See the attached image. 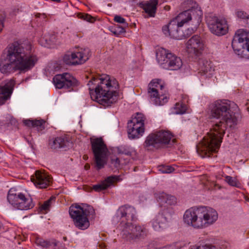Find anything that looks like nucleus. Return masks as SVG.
Masks as SVG:
<instances>
[{
  "label": "nucleus",
  "mask_w": 249,
  "mask_h": 249,
  "mask_svg": "<svg viewBox=\"0 0 249 249\" xmlns=\"http://www.w3.org/2000/svg\"><path fill=\"white\" fill-rule=\"evenodd\" d=\"M210 110V118L218 121L196 145V151L202 158L211 157L216 153L227 126L235 128L242 118L237 105L229 100H217L211 104Z\"/></svg>",
  "instance_id": "f257e3e1"
},
{
  "label": "nucleus",
  "mask_w": 249,
  "mask_h": 249,
  "mask_svg": "<svg viewBox=\"0 0 249 249\" xmlns=\"http://www.w3.org/2000/svg\"><path fill=\"white\" fill-rule=\"evenodd\" d=\"M6 50L5 59L0 63V71L2 73L29 70L37 61L30 43L15 42L9 45Z\"/></svg>",
  "instance_id": "f03ea898"
},
{
  "label": "nucleus",
  "mask_w": 249,
  "mask_h": 249,
  "mask_svg": "<svg viewBox=\"0 0 249 249\" xmlns=\"http://www.w3.org/2000/svg\"><path fill=\"white\" fill-rule=\"evenodd\" d=\"M87 85L91 99L105 107L110 106L118 100V82L109 75L92 76Z\"/></svg>",
  "instance_id": "7ed1b4c3"
},
{
  "label": "nucleus",
  "mask_w": 249,
  "mask_h": 249,
  "mask_svg": "<svg viewBox=\"0 0 249 249\" xmlns=\"http://www.w3.org/2000/svg\"><path fill=\"white\" fill-rule=\"evenodd\" d=\"M218 214L213 208L208 206L192 207L185 212L183 221L195 229H204L215 223Z\"/></svg>",
  "instance_id": "20e7f679"
},
{
  "label": "nucleus",
  "mask_w": 249,
  "mask_h": 249,
  "mask_svg": "<svg viewBox=\"0 0 249 249\" xmlns=\"http://www.w3.org/2000/svg\"><path fill=\"white\" fill-rule=\"evenodd\" d=\"M82 206L72 205L69 209V213L72 219L74 226L81 230H85L89 226V218H94L95 213L93 208L87 204Z\"/></svg>",
  "instance_id": "39448f33"
},
{
  "label": "nucleus",
  "mask_w": 249,
  "mask_h": 249,
  "mask_svg": "<svg viewBox=\"0 0 249 249\" xmlns=\"http://www.w3.org/2000/svg\"><path fill=\"white\" fill-rule=\"evenodd\" d=\"M180 7L184 11L178 15L180 21L179 25H183L187 21H191L194 29L198 27L203 16V12L198 4L193 0H186L181 3Z\"/></svg>",
  "instance_id": "423d86ee"
},
{
  "label": "nucleus",
  "mask_w": 249,
  "mask_h": 249,
  "mask_svg": "<svg viewBox=\"0 0 249 249\" xmlns=\"http://www.w3.org/2000/svg\"><path fill=\"white\" fill-rule=\"evenodd\" d=\"M156 58L158 63L165 69L177 71L182 66L181 59L163 48L156 50Z\"/></svg>",
  "instance_id": "0eeeda50"
},
{
  "label": "nucleus",
  "mask_w": 249,
  "mask_h": 249,
  "mask_svg": "<svg viewBox=\"0 0 249 249\" xmlns=\"http://www.w3.org/2000/svg\"><path fill=\"white\" fill-rule=\"evenodd\" d=\"M173 137V135L168 131L160 130L147 136L143 145L145 147H152L158 149L174 144L175 139H172Z\"/></svg>",
  "instance_id": "6e6552de"
},
{
  "label": "nucleus",
  "mask_w": 249,
  "mask_h": 249,
  "mask_svg": "<svg viewBox=\"0 0 249 249\" xmlns=\"http://www.w3.org/2000/svg\"><path fill=\"white\" fill-rule=\"evenodd\" d=\"M165 92L164 83L160 79H154L148 85V96L151 102L156 105L162 106L168 102Z\"/></svg>",
  "instance_id": "1a4fd4ad"
},
{
  "label": "nucleus",
  "mask_w": 249,
  "mask_h": 249,
  "mask_svg": "<svg viewBox=\"0 0 249 249\" xmlns=\"http://www.w3.org/2000/svg\"><path fill=\"white\" fill-rule=\"evenodd\" d=\"M231 45L236 53L242 58L249 59V32L244 29L237 31Z\"/></svg>",
  "instance_id": "9d476101"
},
{
  "label": "nucleus",
  "mask_w": 249,
  "mask_h": 249,
  "mask_svg": "<svg viewBox=\"0 0 249 249\" xmlns=\"http://www.w3.org/2000/svg\"><path fill=\"white\" fill-rule=\"evenodd\" d=\"M92 150L94 155V167L97 170L103 168L107 163V148L102 138L91 141Z\"/></svg>",
  "instance_id": "9b49d317"
},
{
  "label": "nucleus",
  "mask_w": 249,
  "mask_h": 249,
  "mask_svg": "<svg viewBox=\"0 0 249 249\" xmlns=\"http://www.w3.org/2000/svg\"><path fill=\"white\" fill-rule=\"evenodd\" d=\"M116 215L119 218L118 229L120 232L126 228H129V226L133 224L132 222L137 219L135 208L127 204L120 207Z\"/></svg>",
  "instance_id": "f8f14e48"
},
{
  "label": "nucleus",
  "mask_w": 249,
  "mask_h": 249,
  "mask_svg": "<svg viewBox=\"0 0 249 249\" xmlns=\"http://www.w3.org/2000/svg\"><path fill=\"white\" fill-rule=\"evenodd\" d=\"M149 230L144 225H131L120 232V235L126 241L137 242L144 240L148 235Z\"/></svg>",
  "instance_id": "ddd939ff"
},
{
  "label": "nucleus",
  "mask_w": 249,
  "mask_h": 249,
  "mask_svg": "<svg viewBox=\"0 0 249 249\" xmlns=\"http://www.w3.org/2000/svg\"><path fill=\"white\" fill-rule=\"evenodd\" d=\"M7 200L15 208L20 210H29L34 206L31 196L21 193H14L12 190L8 192Z\"/></svg>",
  "instance_id": "4468645a"
},
{
  "label": "nucleus",
  "mask_w": 249,
  "mask_h": 249,
  "mask_svg": "<svg viewBox=\"0 0 249 249\" xmlns=\"http://www.w3.org/2000/svg\"><path fill=\"white\" fill-rule=\"evenodd\" d=\"M174 211L171 208H164L151 220L150 223L156 231L166 229L170 222Z\"/></svg>",
  "instance_id": "2eb2a0df"
},
{
  "label": "nucleus",
  "mask_w": 249,
  "mask_h": 249,
  "mask_svg": "<svg viewBox=\"0 0 249 249\" xmlns=\"http://www.w3.org/2000/svg\"><path fill=\"white\" fill-rule=\"evenodd\" d=\"M206 22L212 33L216 36H222L228 31L227 22L224 19L218 18L213 13L208 14L206 17Z\"/></svg>",
  "instance_id": "dca6fc26"
},
{
  "label": "nucleus",
  "mask_w": 249,
  "mask_h": 249,
  "mask_svg": "<svg viewBox=\"0 0 249 249\" xmlns=\"http://www.w3.org/2000/svg\"><path fill=\"white\" fill-rule=\"evenodd\" d=\"M91 53L89 48H80L76 52L65 54L63 61L69 65L82 64L87 61Z\"/></svg>",
  "instance_id": "f3484780"
},
{
  "label": "nucleus",
  "mask_w": 249,
  "mask_h": 249,
  "mask_svg": "<svg viewBox=\"0 0 249 249\" xmlns=\"http://www.w3.org/2000/svg\"><path fill=\"white\" fill-rule=\"evenodd\" d=\"M53 82L56 88L65 89L71 91V89L77 85V81L70 73L66 72L55 75Z\"/></svg>",
  "instance_id": "a211bd4d"
},
{
  "label": "nucleus",
  "mask_w": 249,
  "mask_h": 249,
  "mask_svg": "<svg viewBox=\"0 0 249 249\" xmlns=\"http://www.w3.org/2000/svg\"><path fill=\"white\" fill-rule=\"evenodd\" d=\"M31 179L36 187L41 189L47 188L52 182V178L44 170L36 171Z\"/></svg>",
  "instance_id": "6ab92c4d"
},
{
  "label": "nucleus",
  "mask_w": 249,
  "mask_h": 249,
  "mask_svg": "<svg viewBox=\"0 0 249 249\" xmlns=\"http://www.w3.org/2000/svg\"><path fill=\"white\" fill-rule=\"evenodd\" d=\"M186 48L188 53L198 56L204 50V44L199 36L195 35L187 41Z\"/></svg>",
  "instance_id": "aec40b11"
},
{
  "label": "nucleus",
  "mask_w": 249,
  "mask_h": 249,
  "mask_svg": "<svg viewBox=\"0 0 249 249\" xmlns=\"http://www.w3.org/2000/svg\"><path fill=\"white\" fill-rule=\"evenodd\" d=\"M15 82L13 79H6L0 84V105L8 100L13 92Z\"/></svg>",
  "instance_id": "412c9836"
},
{
  "label": "nucleus",
  "mask_w": 249,
  "mask_h": 249,
  "mask_svg": "<svg viewBox=\"0 0 249 249\" xmlns=\"http://www.w3.org/2000/svg\"><path fill=\"white\" fill-rule=\"evenodd\" d=\"M158 0H147L142 1L139 3L140 7L147 14L149 17H154L157 11Z\"/></svg>",
  "instance_id": "4be33fe9"
},
{
  "label": "nucleus",
  "mask_w": 249,
  "mask_h": 249,
  "mask_svg": "<svg viewBox=\"0 0 249 249\" xmlns=\"http://www.w3.org/2000/svg\"><path fill=\"white\" fill-rule=\"evenodd\" d=\"M144 132V127L139 124L127 123V134L129 139H137L142 137Z\"/></svg>",
  "instance_id": "5701e85b"
},
{
  "label": "nucleus",
  "mask_w": 249,
  "mask_h": 249,
  "mask_svg": "<svg viewBox=\"0 0 249 249\" xmlns=\"http://www.w3.org/2000/svg\"><path fill=\"white\" fill-rule=\"evenodd\" d=\"M49 145L52 149L64 148L66 150L71 147V143L65 137H59L55 138L54 140H50Z\"/></svg>",
  "instance_id": "b1692460"
},
{
  "label": "nucleus",
  "mask_w": 249,
  "mask_h": 249,
  "mask_svg": "<svg viewBox=\"0 0 249 249\" xmlns=\"http://www.w3.org/2000/svg\"><path fill=\"white\" fill-rule=\"evenodd\" d=\"M119 180V177L117 176H111L107 177L101 183L93 186L92 189L96 192H99L105 190L111 186L114 182Z\"/></svg>",
  "instance_id": "393cba45"
},
{
  "label": "nucleus",
  "mask_w": 249,
  "mask_h": 249,
  "mask_svg": "<svg viewBox=\"0 0 249 249\" xmlns=\"http://www.w3.org/2000/svg\"><path fill=\"white\" fill-rule=\"evenodd\" d=\"M199 72L202 75H207L210 76L214 71V68L212 62L206 59H200L199 61Z\"/></svg>",
  "instance_id": "a878e982"
},
{
  "label": "nucleus",
  "mask_w": 249,
  "mask_h": 249,
  "mask_svg": "<svg viewBox=\"0 0 249 249\" xmlns=\"http://www.w3.org/2000/svg\"><path fill=\"white\" fill-rule=\"evenodd\" d=\"M36 243L37 245L40 246L43 248H48L53 246L54 247L53 249H56V247H57L58 249H64V246L54 239H52L50 240L37 239Z\"/></svg>",
  "instance_id": "bb28decb"
},
{
  "label": "nucleus",
  "mask_w": 249,
  "mask_h": 249,
  "mask_svg": "<svg viewBox=\"0 0 249 249\" xmlns=\"http://www.w3.org/2000/svg\"><path fill=\"white\" fill-rule=\"evenodd\" d=\"M159 203L161 205H164V207L168 205L172 206L177 203L176 198L173 196L169 195L165 193L160 194L158 199Z\"/></svg>",
  "instance_id": "cd10ccee"
},
{
  "label": "nucleus",
  "mask_w": 249,
  "mask_h": 249,
  "mask_svg": "<svg viewBox=\"0 0 249 249\" xmlns=\"http://www.w3.org/2000/svg\"><path fill=\"white\" fill-rule=\"evenodd\" d=\"M24 124L28 127H36L38 131H40L45 128L44 124L45 121L43 120H24L23 121Z\"/></svg>",
  "instance_id": "c85d7f7f"
},
{
  "label": "nucleus",
  "mask_w": 249,
  "mask_h": 249,
  "mask_svg": "<svg viewBox=\"0 0 249 249\" xmlns=\"http://www.w3.org/2000/svg\"><path fill=\"white\" fill-rule=\"evenodd\" d=\"M179 22L180 21L178 19V16L175 20L171 21L169 24L171 36H172L176 38L179 37V36H177L178 32V28L183 26H180L179 25Z\"/></svg>",
  "instance_id": "c756f323"
},
{
  "label": "nucleus",
  "mask_w": 249,
  "mask_h": 249,
  "mask_svg": "<svg viewBox=\"0 0 249 249\" xmlns=\"http://www.w3.org/2000/svg\"><path fill=\"white\" fill-rule=\"evenodd\" d=\"M145 119V117L143 114L137 113L135 117L133 118L131 120H130L128 123H131L135 124H138L141 126H144Z\"/></svg>",
  "instance_id": "7c9ffc66"
},
{
  "label": "nucleus",
  "mask_w": 249,
  "mask_h": 249,
  "mask_svg": "<svg viewBox=\"0 0 249 249\" xmlns=\"http://www.w3.org/2000/svg\"><path fill=\"white\" fill-rule=\"evenodd\" d=\"M54 35H52L51 36L45 35L40 38V42L42 45L49 47L54 42Z\"/></svg>",
  "instance_id": "2f4dec72"
},
{
  "label": "nucleus",
  "mask_w": 249,
  "mask_h": 249,
  "mask_svg": "<svg viewBox=\"0 0 249 249\" xmlns=\"http://www.w3.org/2000/svg\"><path fill=\"white\" fill-rule=\"evenodd\" d=\"M187 109V106L185 104L177 103L176 104V113L182 114L186 112Z\"/></svg>",
  "instance_id": "473e14b6"
},
{
  "label": "nucleus",
  "mask_w": 249,
  "mask_h": 249,
  "mask_svg": "<svg viewBox=\"0 0 249 249\" xmlns=\"http://www.w3.org/2000/svg\"><path fill=\"white\" fill-rule=\"evenodd\" d=\"M110 167L113 169L114 168L117 170L120 166V160L118 158L115 157H111L110 159V163L109 164Z\"/></svg>",
  "instance_id": "72a5a7b5"
},
{
  "label": "nucleus",
  "mask_w": 249,
  "mask_h": 249,
  "mask_svg": "<svg viewBox=\"0 0 249 249\" xmlns=\"http://www.w3.org/2000/svg\"><path fill=\"white\" fill-rule=\"evenodd\" d=\"M159 170L162 173L169 174L173 172L174 169L170 166L162 165L159 167Z\"/></svg>",
  "instance_id": "f704fd0d"
},
{
  "label": "nucleus",
  "mask_w": 249,
  "mask_h": 249,
  "mask_svg": "<svg viewBox=\"0 0 249 249\" xmlns=\"http://www.w3.org/2000/svg\"><path fill=\"white\" fill-rule=\"evenodd\" d=\"M79 18L90 23H93L95 20L93 17L88 14H81L79 16Z\"/></svg>",
  "instance_id": "c9c22d12"
},
{
  "label": "nucleus",
  "mask_w": 249,
  "mask_h": 249,
  "mask_svg": "<svg viewBox=\"0 0 249 249\" xmlns=\"http://www.w3.org/2000/svg\"><path fill=\"white\" fill-rule=\"evenodd\" d=\"M236 15L238 18L247 19V21L249 20V15L247 14L244 11L241 10H237L236 11Z\"/></svg>",
  "instance_id": "e433bc0d"
},
{
  "label": "nucleus",
  "mask_w": 249,
  "mask_h": 249,
  "mask_svg": "<svg viewBox=\"0 0 249 249\" xmlns=\"http://www.w3.org/2000/svg\"><path fill=\"white\" fill-rule=\"evenodd\" d=\"M117 152L119 154H125L126 155H130L131 152L128 149L124 146H120L117 148Z\"/></svg>",
  "instance_id": "4c0bfd02"
},
{
  "label": "nucleus",
  "mask_w": 249,
  "mask_h": 249,
  "mask_svg": "<svg viewBox=\"0 0 249 249\" xmlns=\"http://www.w3.org/2000/svg\"><path fill=\"white\" fill-rule=\"evenodd\" d=\"M186 23H189V25H191L192 26L187 29V30L185 31V33L184 34L183 36L184 37H189L195 32V31L196 30L197 27L194 29V26L192 24V22L191 21H187Z\"/></svg>",
  "instance_id": "58836bf2"
},
{
  "label": "nucleus",
  "mask_w": 249,
  "mask_h": 249,
  "mask_svg": "<svg viewBox=\"0 0 249 249\" xmlns=\"http://www.w3.org/2000/svg\"><path fill=\"white\" fill-rule=\"evenodd\" d=\"M226 181L230 185L237 187L238 183L232 177L227 176L225 177Z\"/></svg>",
  "instance_id": "ea45409f"
},
{
  "label": "nucleus",
  "mask_w": 249,
  "mask_h": 249,
  "mask_svg": "<svg viewBox=\"0 0 249 249\" xmlns=\"http://www.w3.org/2000/svg\"><path fill=\"white\" fill-rule=\"evenodd\" d=\"M114 20L117 23L123 24L125 27L128 26V24L126 22L125 19L120 16L116 15L114 17Z\"/></svg>",
  "instance_id": "a19ab883"
},
{
  "label": "nucleus",
  "mask_w": 249,
  "mask_h": 249,
  "mask_svg": "<svg viewBox=\"0 0 249 249\" xmlns=\"http://www.w3.org/2000/svg\"><path fill=\"white\" fill-rule=\"evenodd\" d=\"M125 27L124 26V25L123 27L120 26H117L115 28V30L112 32L114 34L118 36L121 34L125 32Z\"/></svg>",
  "instance_id": "79ce46f5"
},
{
  "label": "nucleus",
  "mask_w": 249,
  "mask_h": 249,
  "mask_svg": "<svg viewBox=\"0 0 249 249\" xmlns=\"http://www.w3.org/2000/svg\"><path fill=\"white\" fill-rule=\"evenodd\" d=\"M51 200L52 199L50 198L47 201L44 202V204L40 206V209L41 211H47L49 210Z\"/></svg>",
  "instance_id": "37998d69"
},
{
  "label": "nucleus",
  "mask_w": 249,
  "mask_h": 249,
  "mask_svg": "<svg viewBox=\"0 0 249 249\" xmlns=\"http://www.w3.org/2000/svg\"><path fill=\"white\" fill-rule=\"evenodd\" d=\"M5 17L6 15L4 12H0V32L2 31L3 28V23Z\"/></svg>",
  "instance_id": "c03bdc74"
},
{
  "label": "nucleus",
  "mask_w": 249,
  "mask_h": 249,
  "mask_svg": "<svg viewBox=\"0 0 249 249\" xmlns=\"http://www.w3.org/2000/svg\"><path fill=\"white\" fill-rule=\"evenodd\" d=\"M162 30L163 34L165 36H171L169 24L163 26L162 27Z\"/></svg>",
  "instance_id": "a18cd8bd"
},
{
  "label": "nucleus",
  "mask_w": 249,
  "mask_h": 249,
  "mask_svg": "<svg viewBox=\"0 0 249 249\" xmlns=\"http://www.w3.org/2000/svg\"><path fill=\"white\" fill-rule=\"evenodd\" d=\"M203 247L205 249H218V248L212 244H205L203 245Z\"/></svg>",
  "instance_id": "49530a36"
},
{
  "label": "nucleus",
  "mask_w": 249,
  "mask_h": 249,
  "mask_svg": "<svg viewBox=\"0 0 249 249\" xmlns=\"http://www.w3.org/2000/svg\"><path fill=\"white\" fill-rule=\"evenodd\" d=\"M191 249H205L204 247H203V245H201L199 246H195Z\"/></svg>",
  "instance_id": "de8ad7c7"
},
{
  "label": "nucleus",
  "mask_w": 249,
  "mask_h": 249,
  "mask_svg": "<svg viewBox=\"0 0 249 249\" xmlns=\"http://www.w3.org/2000/svg\"><path fill=\"white\" fill-rule=\"evenodd\" d=\"M85 168L86 170H88L90 168V166L89 164H87L85 165Z\"/></svg>",
  "instance_id": "09e8293b"
},
{
  "label": "nucleus",
  "mask_w": 249,
  "mask_h": 249,
  "mask_svg": "<svg viewBox=\"0 0 249 249\" xmlns=\"http://www.w3.org/2000/svg\"><path fill=\"white\" fill-rule=\"evenodd\" d=\"M159 249H170V247L166 246V247H163L159 248Z\"/></svg>",
  "instance_id": "8fccbe9b"
},
{
  "label": "nucleus",
  "mask_w": 249,
  "mask_h": 249,
  "mask_svg": "<svg viewBox=\"0 0 249 249\" xmlns=\"http://www.w3.org/2000/svg\"><path fill=\"white\" fill-rule=\"evenodd\" d=\"M88 157L87 155H84L83 159H84L85 160H86L88 159Z\"/></svg>",
  "instance_id": "3c124183"
},
{
  "label": "nucleus",
  "mask_w": 249,
  "mask_h": 249,
  "mask_svg": "<svg viewBox=\"0 0 249 249\" xmlns=\"http://www.w3.org/2000/svg\"><path fill=\"white\" fill-rule=\"evenodd\" d=\"M165 9H166V10H169V6H165Z\"/></svg>",
  "instance_id": "603ef678"
},
{
  "label": "nucleus",
  "mask_w": 249,
  "mask_h": 249,
  "mask_svg": "<svg viewBox=\"0 0 249 249\" xmlns=\"http://www.w3.org/2000/svg\"><path fill=\"white\" fill-rule=\"evenodd\" d=\"M165 9H166V10H169V6H165Z\"/></svg>",
  "instance_id": "864d4df0"
},
{
  "label": "nucleus",
  "mask_w": 249,
  "mask_h": 249,
  "mask_svg": "<svg viewBox=\"0 0 249 249\" xmlns=\"http://www.w3.org/2000/svg\"><path fill=\"white\" fill-rule=\"evenodd\" d=\"M63 240L64 241H66L67 240V237H63Z\"/></svg>",
  "instance_id": "5fc2aeb1"
}]
</instances>
